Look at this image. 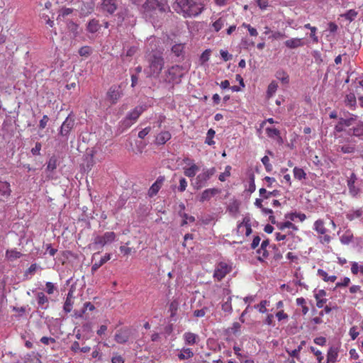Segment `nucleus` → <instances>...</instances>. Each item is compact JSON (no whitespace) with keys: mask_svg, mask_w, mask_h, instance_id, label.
I'll return each instance as SVG.
<instances>
[{"mask_svg":"<svg viewBox=\"0 0 363 363\" xmlns=\"http://www.w3.org/2000/svg\"><path fill=\"white\" fill-rule=\"evenodd\" d=\"M42 147V145L40 143L37 142L35 143V146L31 149V153L33 155H39L40 154V150Z\"/></svg>","mask_w":363,"mask_h":363,"instance_id":"69168bd1","label":"nucleus"},{"mask_svg":"<svg viewBox=\"0 0 363 363\" xmlns=\"http://www.w3.org/2000/svg\"><path fill=\"white\" fill-rule=\"evenodd\" d=\"M216 173V169L214 167L203 169V172L199 174L195 179L194 185L196 189H200L204 186L207 181Z\"/></svg>","mask_w":363,"mask_h":363,"instance_id":"0eeeda50","label":"nucleus"},{"mask_svg":"<svg viewBox=\"0 0 363 363\" xmlns=\"http://www.w3.org/2000/svg\"><path fill=\"white\" fill-rule=\"evenodd\" d=\"M184 340H185V342L187 345H192L196 344L198 342L199 337L195 333H186L184 334Z\"/></svg>","mask_w":363,"mask_h":363,"instance_id":"c85d7f7f","label":"nucleus"},{"mask_svg":"<svg viewBox=\"0 0 363 363\" xmlns=\"http://www.w3.org/2000/svg\"><path fill=\"white\" fill-rule=\"evenodd\" d=\"M171 138V135L169 132H162L158 134L156 137L155 142L158 145H163L168 141Z\"/></svg>","mask_w":363,"mask_h":363,"instance_id":"7c9ffc66","label":"nucleus"},{"mask_svg":"<svg viewBox=\"0 0 363 363\" xmlns=\"http://www.w3.org/2000/svg\"><path fill=\"white\" fill-rule=\"evenodd\" d=\"M362 187H363V184L358 185V184H354V190L356 191V192L353 193L350 189H348L349 193L352 196L356 197L358 195H359V194L361 193V189Z\"/></svg>","mask_w":363,"mask_h":363,"instance_id":"bf43d9fd","label":"nucleus"},{"mask_svg":"<svg viewBox=\"0 0 363 363\" xmlns=\"http://www.w3.org/2000/svg\"><path fill=\"white\" fill-rule=\"evenodd\" d=\"M357 118V116L354 114H349L348 117L340 118L339 119L334 128V137L338 140L340 144L343 143V139L341 136L337 135V133L342 132L346 129V128L355 124Z\"/></svg>","mask_w":363,"mask_h":363,"instance_id":"f03ea898","label":"nucleus"},{"mask_svg":"<svg viewBox=\"0 0 363 363\" xmlns=\"http://www.w3.org/2000/svg\"><path fill=\"white\" fill-rule=\"evenodd\" d=\"M203 9V4L200 1L186 0L185 3H183V16H196L202 12Z\"/></svg>","mask_w":363,"mask_h":363,"instance_id":"7ed1b4c3","label":"nucleus"},{"mask_svg":"<svg viewBox=\"0 0 363 363\" xmlns=\"http://www.w3.org/2000/svg\"><path fill=\"white\" fill-rule=\"evenodd\" d=\"M6 256L11 260L16 259L17 258H20L22 256V254L20 252L16 250H10L6 252Z\"/></svg>","mask_w":363,"mask_h":363,"instance_id":"603ef678","label":"nucleus"},{"mask_svg":"<svg viewBox=\"0 0 363 363\" xmlns=\"http://www.w3.org/2000/svg\"><path fill=\"white\" fill-rule=\"evenodd\" d=\"M313 229L320 235H323L327 233V229L325 228V223L322 219H318L315 221Z\"/></svg>","mask_w":363,"mask_h":363,"instance_id":"393cba45","label":"nucleus"},{"mask_svg":"<svg viewBox=\"0 0 363 363\" xmlns=\"http://www.w3.org/2000/svg\"><path fill=\"white\" fill-rule=\"evenodd\" d=\"M116 18L118 26L123 23L126 26H133L135 23V18L127 8L121 9L116 14Z\"/></svg>","mask_w":363,"mask_h":363,"instance_id":"423d86ee","label":"nucleus"},{"mask_svg":"<svg viewBox=\"0 0 363 363\" xmlns=\"http://www.w3.org/2000/svg\"><path fill=\"white\" fill-rule=\"evenodd\" d=\"M101 28L99 21L95 18H93L89 21L86 25V30L91 33H96Z\"/></svg>","mask_w":363,"mask_h":363,"instance_id":"5701e85b","label":"nucleus"},{"mask_svg":"<svg viewBox=\"0 0 363 363\" xmlns=\"http://www.w3.org/2000/svg\"><path fill=\"white\" fill-rule=\"evenodd\" d=\"M325 295L326 292L323 289L318 290L315 293L314 297L316 299V306L318 308H323V305L326 303L327 299L323 298Z\"/></svg>","mask_w":363,"mask_h":363,"instance_id":"6ab92c4d","label":"nucleus"},{"mask_svg":"<svg viewBox=\"0 0 363 363\" xmlns=\"http://www.w3.org/2000/svg\"><path fill=\"white\" fill-rule=\"evenodd\" d=\"M111 259L109 254H106L103 257L101 258L99 262H95L91 267L92 272H96L100 267L105 264L108 260Z\"/></svg>","mask_w":363,"mask_h":363,"instance_id":"72a5a7b5","label":"nucleus"},{"mask_svg":"<svg viewBox=\"0 0 363 363\" xmlns=\"http://www.w3.org/2000/svg\"><path fill=\"white\" fill-rule=\"evenodd\" d=\"M348 189H350L353 193L356 191L354 188V184H363V180L359 179L354 173H352L347 180Z\"/></svg>","mask_w":363,"mask_h":363,"instance_id":"a211bd4d","label":"nucleus"},{"mask_svg":"<svg viewBox=\"0 0 363 363\" xmlns=\"http://www.w3.org/2000/svg\"><path fill=\"white\" fill-rule=\"evenodd\" d=\"M255 189H256V186H255V176H254V174H250L248 191L250 193H252L255 191Z\"/></svg>","mask_w":363,"mask_h":363,"instance_id":"0e129e2a","label":"nucleus"},{"mask_svg":"<svg viewBox=\"0 0 363 363\" xmlns=\"http://www.w3.org/2000/svg\"><path fill=\"white\" fill-rule=\"evenodd\" d=\"M357 15V12L354 9H350L347 11L345 14L342 15L346 19L350 21H353Z\"/></svg>","mask_w":363,"mask_h":363,"instance_id":"864d4df0","label":"nucleus"},{"mask_svg":"<svg viewBox=\"0 0 363 363\" xmlns=\"http://www.w3.org/2000/svg\"><path fill=\"white\" fill-rule=\"evenodd\" d=\"M249 222V220L244 218L243 221L238 225L237 233L238 235L245 234L246 236H248L252 233V228Z\"/></svg>","mask_w":363,"mask_h":363,"instance_id":"f8f14e48","label":"nucleus"},{"mask_svg":"<svg viewBox=\"0 0 363 363\" xmlns=\"http://www.w3.org/2000/svg\"><path fill=\"white\" fill-rule=\"evenodd\" d=\"M130 332L129 329H121L115 335V340L119 344L127 342L130 338Z\"/></svg>","mask_w":363,"mask_h":363,"instance_id":"ddd939ff","label":"nucleus"},{"mask_svg":"<svg viewBox=\"0 0 363 363\" xmlns=\"http://www.w3.org/2000/svg\"><path fill=\"white\" fill-rule=\"evenodd\" d=\"M57 160L56 157L52 156L47 164V170L50 172L55 170L57 168Z\"/></svg>","mask_w":363,"mask_h":363,"instance_id":"79ce46f5","label":"nucleus"},{"mask_svg":"<svg viewBox=\"0 0 363 363\" xmlns=\"http://www.w3.org/2000/svg\"><path fill=\"white\" fill-rule=\"evenodd\" d=\"M222 309L225 311L230 313L232 311V306H231V298L229 297L228 300L222 304Z\"/></svg>","mask_w":363,"mask_h":363,"instance_id":"052dcab7","label":"nucleus"},{"mask_svg":"<svg viewBox=\"0 0 363 363\" xmlns=\"http://www.w3.org/2000/svg\"><path fill=\"white\" fill-rule=\"evenodd\" d=\"M345 103L347 106L350 107H352L356 104V99L353 94H350L347 95Z\"/></svg>","mask_w":363,"mask_h":363,"instance_id":"5fc2aeb1","label":"nucleus"},{"mask_svg":"<svg viewBox=\"0 0 363 363\" xmlns=\"http://www.w3.org/2000/svg\"><path fill=\"white\" fill-rule=\"evenodd\" d=\"M260 196L263 199H267L271 196H277L279 194V191L277 190H274L272 191H267L265 189L261 188L259 191Z\"/></svg>","mask_w":363,"mask_h":363,"instance_id":"f704fd0d","label":"nucleus"},{"mask_svg":"<svg viewBox=\"0 0 363 363\" xmlns=\"http://www.w3.org/2000/svg\"><path fill=\"white\" fill-rule=\"evenodd\" d=\"M73 291L70 289L67 294L66 301L64 303L63 309L65 313H69L72 311L73 305Z\"/></svg>","mask_w":363,"mask_h":363,"instance_id":"a878e982","label":"nucleus"},{"mask_svg":"<svg viewBox=\"0 0 363 363\" xmlns=\"http://www.w3.org/2000/svg\"><path fill=\"white\" fill-rule=\"evenodd\" d=\"M116 238V234L113 232H106L104 235H98L94 240L93 244L95 245H100L104 247L108 243L112 242Z\"/></svg>","mask_w":363,"mask_h":363,"instance_id":"1a4fd4ad","label":"nucleus"},{"mask_svg":"<svg viewBox=\"0 0 363 363\" xmlns=\"http://www.w3.org/2000/svg\"><path fill=\"white\" fill-rule=\"evenodd\" d=\"M102 9L110 14H113L117 9L116 0H102Z\"/></svg>","mask_w":363,"mask_h":363,"instance_id":"2eb2a0df","label":"nucleus"},{"mask_svg":"<svg viewBox=\"0 0 363 363\" xmlns=\"http://www.w3.org/2000/svg\"><path fill=\"white\" fill-rule=\"evenodd\" d=\"M218 193L219 190L215 188L206 189L203 191L200 200L201 201H208Z\"/></svg>","mask_w":363,"mask_h":363,"instance_id":"4be33fe9","label":"nucleus"},{"mask_svg":"<svg viewBox=\"0 0 363 363\" xmlns=\"http://www.w3.org/2000/svg\"><path fill=\"white\" fill-rule=\"evenodd\" d=\"M92 52V48L89 46H83L79 50V55L82 57H88Z\"/></svg>","mask_w":363,"mask_h":363,"instance_id":"de8ad7c7","label":"nucleus"},{"mask_svg":"<svg viewBox=\"0 0 363 363\" xmlns=\"http://www.w3.org/2000/svg\"><path fill=\"white\" fill-rule=\"evenodd\" d=\"M353 239V233L351 230H347L340 238V242L343 245L350 244Z\"/></svg>","mask_w":363,"mask_h":363,"instance_id":"2f4dec72","label":"nucleus"},{"mask_svg":"<svg viewBox=\"0 0 363 363\" xmlns=\"http://www.w3.org/2000/svg\"><path fill=\"white\" fill-rule=\"evenodd\" d=\"M179 303L178 300H174L170 303L169 311L171 313V315H170L171 318H172L175 315L176 312L179 308Z\"/></svg>","mask_w":363,"mask_h":363,"instance_id":"49530a36","label":"nucleus"},{"mask_svg":"<svg viewBox=\"0 0 363 363\" xmlns=\"http://www.w3.org/2000/svg\"><path fill=\"white\" fill-rule=\"evenodd\" d=\"M257 252L259 255L258 259L260 261H263L269 256V252L267 248L260 247V248L257 250Z\"/></svg>","mask_w":363,"mask_h":363,"instance_id":"8fccbe9b","label":"nucleus"},{"mask_svg":"<svg viewBox=\"0 0 363 363\" xmlns=\"http://www.w3.org/2000/svg\"><path fill=\"white\" fill-rule=\"evenodd\" d=\"M266 133L269 138H275L279 135V131L274 128H267Z\"/></svg>","mask_w":363,"mask_h":363,"instance_id":"6e6d98bb","label":"nucleus"},{"mask_svg":"<svg viewBox=\"0 0 363 363\" xmlns=\"http://www.w3.org/2000/svg\"><path fill=\"white\" fill-rule=\"evenodd\" d=\"M338 356L337 349L335 347H330L327 354V363H334L336 362Z\"/></svg>","mask_w":363,"mask_h":363,"instance_id":"cd10ccee","label":"nucleus"},{"mask_svg":"<svg viewBox=\"0 0 363 363\" xmlns=\"http://www.w3.org/2000/svg\"><path fill=\"white\" fill-rule=\"evenodd\" d=\"M287 218H289L291 220H295V219L298 218L300 221L303 222L306 218V216L302 213H292L286 216Z\"/></svg>","mask_w":363,"mask_h":363,"instance_id":"58836bf2","label":"nucleus"},{"mask_svg":"<svg viewBox=\"0 0 363 363\" xmlns=\"http://www.w3.org/2000/svg\"><path fill=\"white\" fill-rule=\"evenodd\" d=\"M277 87H278V85L275 82H272L269 84L267 91V94L269 98L272 97L275 94V92L277 91Z\"/></svg>","mask_w":363,"mask_h":363,"instance_id":"c03bdc74","label":"nucleus"},{"mask_svg":"<svg viewBox=\"0 0 363 363\" xmlns=\"http://www.w3.org/2000/svg\"><path fill=\"white\" fill-rule=\"evenodd\" d=\"M186 166H189V167H185L184 174L187 177H194L196 173L199 170L198 166H196L194 163H193L190 160H184Z\"/></svg>","mask_w":363,"mask_h":363,"instance_id":"dca6fc26","label":"nucleus"},{"mask_svg":"<svg viewBox=\"0 0 363 363\" xmlns=\"http://www.w3.org/2000/svg\"><path fill=\"white\" fill-rule=\"evenodd\" d=\"M143 9L145 18L150 21L155 27L159 26V18H160L164 12L162 4L157 0H147L143 4Z\"/></svg>","mask_w":363,"mask_h":363,"instance_id":"f257e3e1","label":"nucleus"},{"mask_svg":"<svg viewBox=\"0 0 363 363\" xmlns=\"http://www.w3.org/2000/svg\"><path fill=\"white\" fill-rule=\"evenodd\" d=\"M318 274L325 281L334 282L337 279L336 276H328V273L323 269H318Z\"/></svg>","mask_w":363,"mask_h":363,"instance_id":"c9c22d12","label":"nucleus"},{"mask_svg":"<svg viewBox=\"0 0 363 363\" xmlns=\"http://www.w3.org/2000/svg\"><path fill=\"white\" fill-rule=\"evenodd\" d=\"M284 45L289 49H295L303 46L304 42L302 38H294L286 40Z\"/></svg>","mask_w":363,"mask_h":363,"instance_id":"f3484780","label":"nucleus"},{"mask_svg":"<svg viewBox=\"0 0 363 363\" xmlns=\"http://www.w3.org/2000/svg\"><path fill=\"white\" fill-rule=\"evenodd\" d=\"M171 41L172 43H175L172 47V51L175 54V56L179 57L182 53V45L180 43H176V41H173L172 39H171Z\"/></svg>","mask_w":363,"mask_h":363,"instance_id":"3c124183","label":"nucleus"},{"mask_svg":"<svg viewBox=\"0 0 363 363\" xmlns=\"http://www.w3.org/2000/svg\"><path fill=\"white\" fill-rule=\"evenodd\" d=\"M227 24L226 18L225 16H221L213 23L212 26L215 31L218 32Z\"/></svg>","mask_w":363,"mask_h":363,"instance_id":"473e14b6","label":"nucleus"},{"mask_svg":"<svg viewBox=\"0 0 363 363\" xmlns=\"http://www.w3.org/2000/svg\"><path fill=\"white\" fill-rule=\"evenodd\" d=\"M48 121H49L48 116L47 115H44L43 116V118L40 121L39 128L40 129H44L45 128V126L47 125Z\"/></svg>","mask_w":363,"mask_h":363,"instance_id":"774afa93","label":"nucleus"},{"mask_svg":"<svg viewBox=\"0 0 363 363\" xmlns=\"http://www.w3.org/2000/svg\"><path fill=\"white\" fill-rule=\"evenodd\" d=\"M311 350L316 356L317 360L318 361V362L320 363L321 361L323 359V353L320 350H316L313 347H311Z\"/></svg>","mask_w":363,"mask_h":363,"instance_id":"e2e57ef3","label":"nucleus"},{"mask_svg":"<svg viewBox=\"0 0 363 363\" xmlns=\"http://www.w3.org/2000/svg\"><path fill=\"white\" fill-rule=\"evenodd\" d=\"M275 76L284 84H287L289 81V75L283 70L277 71Z\"/></svg>","mask_w":363,"mask_h":363,"instance_id":"ea45409f","label":"nucleus"},{"mask_svg":"<svg viewBox=\"0 0 363 363\" xmlns=\"http://www.w3.org/2000/svg\"><path fill=\"white\" fill-rule=\"evenodd\" d=\"M37 301L39 308L46 310L48 308V298L43 292L37 294Z\"/></svg>","mask_w":363,"mask_h":363,"instance_id":"aec40b11","label":"nucleus"},{"mask_svg":"<svg viewBox=\"0 0 363 363\" xmlns=\"http://www.w3.org/2000/svg\"><path fill=\"white\" fill-rule=\"evenodd\" d=\"M146 109V106H137L135 107L131 112H130L125 119L123 121V125L125 128L130 127L134 122L136 121V120L138 118V117L140 116V114Z\"/></svg>","mask_w":363,"mask_h":363,"instance_id":"6e6552de","label":"nucleus"},{"mask_svg":"<svg viewBox=\"0 0 363 363\" xmlns=\"http://www.w3.org/2000/svg\"><path fill=\"white\" fill-rule=\"evenodd\" d=\"M211 55V50H206L201 55L200 57V62L203 65L205 62H208L209 60Z\"/></svg>","mask_w":363,"mask_h":363,"instance_id":"13d9d810","label":"nucleus"},{"mask_svg":"<svg viewBox=\"0 0 363 363\" xmlns=\"http://www.w3.org/2000/svg\"><path fill=\"white\" fill-rule=\"evenodd\" d=\"M348 143L340 145L338 146V150L344 154H352L354 153L356 150L355 145L350 143V140H347Z\"/></svg>","mask_w":363,"mask_h":363,"instance_id":"412c9836","label":"nucleus"},{"mask_svg":"<svg viewBox=\"0 0 363 363\" xmlns=\"http://www.w3.org/2000/svg\"><path fill=\"white\" fill-rule=\"evenodd\" d=\"M163 67V59L153 56L150 64V74H159Z\"/></svg>","mask_w":363,"mask_h":363,"instance_id":"9b49d317","label":"nucleus"},{"mask_svg":"<svg viewBox=\"0 0 363 363\" xmlns=\"http://www.w3.org/2000/svg\"><path fill=\"white\" fill-rule=\"evenodd\" d=\"M294 177L298 180H302L306 179V174L303 169L298 167H294L293 170Z\"/></svg>","mask_w":363,"mask_h":363,"instance_id":"e433bc0d","label":"nucleus"},{"mask_svg":"<svg viewBox=\"0 0 363 363\" xmlns=\"http://www.w3.org/2000/svg\"><path fill=\"white\" fill-rule=\"evenodd\" d=\"M169 75H172L171 79L177 80V78L182 77V67L179 65L172 66L169 69Z\"/></svg>","mask_w":363,"mask_h":363,"instance_id":"c756f323","label":"nucleus"},{"mask_svg":"<svg viewBox=\"0 0 363 363\" xmlns=\"http://www.w3.org/2000/svg\"><path fill=\"white\" fill-rule=\"evenodd\" d=\"M67 26L68 30L74 33V36H77L79 34V26L72 21H69L67 23Z\"/></svg>","mask_w":363,"mask_h":363,"instance_id":"37998d69","label":"nucleus"},{"mask_svg":"<svg viewBox=\"0 0 363 363\" xmlns=\"http://www.w3.org/2000/svg\"><path fill=\"white\" fill-rule=\"evenodd\" d=\"M304 28L310 29L311 30V33L310 34L311 38L313 39L314 43H318V38L315 34L317 28L314 26H311L310 23L305 24Z\"/></svg>","mask_w":363,"mask_h":363,"instance_id":"a18cd8bd","label":"nucleus"},{"mask_svg":"<svg viewBox=\"0 0 363 363\" xmlns=\"http://www.w3.org/2000/svg\"><path fill=\"white\" fill-rule=\"evenodd\" d=\"M269 305V301L267 300L262 301L259 304L255 306L254 307L262 313H264L267 311L266 307Z\"/></svg>","mask_w":363,"mask_h":363,"instance_id":"09e8293b","label":"nucleus"},{"mask_svg":"<svg viewBox=\"0 0 363 363\" xmlns=\"http://www.w3.org/2000/svg\"><path fill=\"white\" fill-rule=\"evenodd\" d=\"M165 180V178L164 176H160L156 182L150 186L148 191V195L150 197H152L155 196L160 189H161L164 182Z\"/></svg>","mask_w":363,"mask_h":363,"instance_id":"4468645a","label":"nucleus"},{"mask_svg":"<svg viewBox=\"0 0 363 363\" xmlns=\"http://www.w3.org/2000/svg\"><path fill=\"white\" fill-rule=\"evenodd\" d=\"M10 184L6 182L0 181V195L7 199L11 195Z\"/></svg>","mask_w":363,"mask_h":363,"instance_id":"bb28decb","label":"nucleus"},{"mask_svg":"<svg viewBox=\"0 0 363 363\" xmlns=\"http://www.w3.org/2000/svg\"><path fill=\"white\" fill-rule=\"evenodd\" d=\"M230 169H231V167L227 166L225 167V172L221 173L219 175V177H218L219 180L221 182L225 181L226 178L230 175Z\"/></svg>","mask_w":363,"mask_h":363,"instance_id":"4d7b16f0","label":"nucleus"},{"mask_svg":"<svg viewBox=\"0 0 363 363\" xmlns=\"http://www.w3.org/2000/svg\"><path fill=\"white\" fill-rule=\"evenodd\" d=\"M122 95L121 86H111L107 92V98L113 104H116Z\"/></svg>","mask_w":363,"mask_h":363,"instance_id":"9d476101","label":"nucleus"},{"mask_svg":"<svg viewBox=\"0 0 363 363\" xmlns=\"http://www.w3.org/2000/svg\"><path fill=\"white\" fill-rule=\"evenodd\" d=\"M349 134L355 137L363 136V122L358 121L354 127L350 129Z\"/></svg>","mask_w":363,"mask_h":363,"instance_id":"b1692460","label":"nucleus"},{"mask_svg":"<svg viewBox=\"0 0 363 363\" xmlns=\"http://www.w3.org/2000/svg\"><path fill=\"white\" fill-rule=\"evenodd\" d=\"M320 242L323 244L329 243L331 241V237L329 235L323 234L319 237Z\"/></svg>","mask_w":363,"mask_h":363,"instance_id":"338daca9","label":"nucleus"},{"mask_svg":"<svg viewBox=\"0 0 363 363\" xmlns=\"http://www.w3.org/2000/svg\"><path fill=\"white\" fill-rule=\"evenodd\" d=\"M233 269V264L229 261H220L215 266L213 278L217 281H221Z\"/></svg>","mask_w":363,"mask_h":363,"instance_id":"20e7f679","label":"nucleus"},{"mask_svg":"<svg viewBox=\"0 0 363 363\" xmlns=\"http://www.w3.org/2000/svg\"><path fill=\"white\" fill-rule=\"evenodd\" d=\"M277 226L279 229H280L281 230H284L285 228H291L294 230H298L297 227L290 221H286V222H284V223H277Z\"/></svg>","mask_w":363,"mask_h":363,"instance_id":"4c0bfd02","label":"nucleus"},{"mask_svg":"<svg viewBox=\"0 0 363 363\" xmlns=\"http://www.w3.org/2000/svg\"><path fill=\"white\" fill-rule=\"evenodd\" d=\"M215 134H216V132L214 130H213L212 128L209 129L207 132L205 143L209 145H214L215 142L213 139L214 138Z\"/></svg>","mask_w":363,"mask_h":363,"instance_id":"a19ab883","label":"nucleus"},{"mask_svg":"<svg viewBox=\"0 0 363 363\" xmlns=\"http://www.w3.org/2000/svg\"><path fill=\"white\" fill-rule=\"evenodd\" d=\"M75 120L73 116L69 114L64 121L60 126L58 136L62 138V140L67 142L71 130L73 129Z\"/></svg>","mask_w":363,"mask_h":363,"instance_id":"39448f33","label":"nucleus"},{"mask_svg":"<svg viewBox=\"0 0 363 363\" xmlns=\"http://www.w3.org/2000/svg\"><path fill=\"white\" fill-rule=\"evenodd\" d=\"M349 335L352 340H354L359 335L357 326H352L349 331Z\"/></svg>","mask_w":363,"mask_h":363,"instance_id":"680f3d73","label":"nucleus"}]
</instances>
